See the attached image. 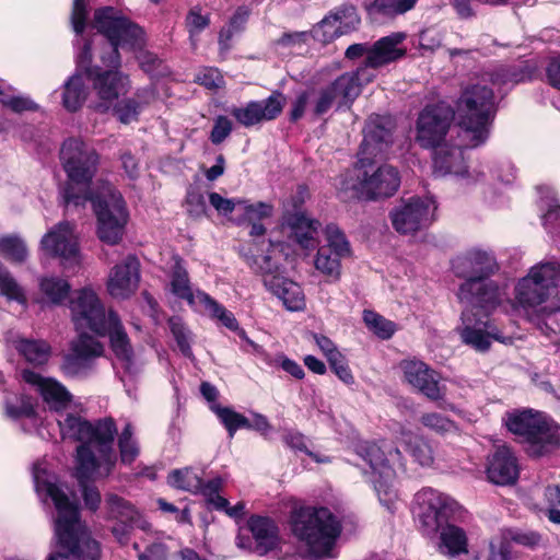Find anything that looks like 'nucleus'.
Here are the masks:
<instances>
[{
	"mask_svg": "<svg viewBox=\"0 0 560 560\" xmlns=\"http://www.w3.org/2000/svg\"><path fill=\"white\" fill-rule=\"evenodd\" d=\"M199 299H201L200 307H202L203 311L212 318L220 320L221 324L230 330L234 331L238 329V323L233 313L228 311L223 305L219 304L208 294H200Z\"/></svg>",
	"mask_w": 560,
	"mask_h": 560,
	"instance_id": "de8ad7c7",
	"label": "nucleus"
},
{
	"mask_svg": "<svg viewBox=\"0 0 560 560\" xmlns=\"http://www.w3.org/2000/svg\"><path fill=\"white\" fill-rule=\"evenodd\" d=\"M170 287L171 292L174 295L187 301L189 305L195 307L201 306V299H199V295L206 293L199 290L195 292L192 291L188 272L179 260L176 261L173 268Z\"/></svg>",
	"mask_w": 560,
	"mask_h": 560,
	"instance_id": "58836bf2",
	"label": "nucleus"
},
{
	"mask_svg": "<svg viewBox=\"0 0 560 560\" xmlns=\"http://www.w3.org/2000/svg\"><path fill=\"white\" fill-rule=\"evenodd\" d=\"M7 415L11 418L30 417L34 412L33 401L26 397H16L15 401H7Z\"/></svg>",
	"mask_w": 560,
	"mask_h": 560,
	"instance_id": "e2e57ef3",
	"label": "nucleus"
},
{
	"mask_svg": "<svg viewBox=\"0 0 560 560\" xmlns=\"http://www.w3.org/2000/svg\"><path fill=\"white\" fill-rule=\"evenodd\" d=\"M364 69L347 72L338 77L331 84L320 89L314 98V113L318 116L326 114L332 107L337 109L349 106L361 93L360 75Z\"/></svg>",
	"mask_w": 560,
	"mask_h": 560,
	"instance_id": "f3484780",
	"label": "nucleus"
},
{
	"mask_svg": "<svg viewBox=\"0 0 560 560\" xmlns=\"http://www.w3.org/2000/svg\"><path fill=\"white\" fill-rule=\"evenodd\" d=\"M71 291V284L67 279L57 276H45L38 280V298L36 302L42 306L61 305Z\"/></svg>",
	"mask_w": 560,
	"mask_h": 560,
	"instance_id": "f704fd0d",
	"label": "nucleus"
},
{
	"mask_svg": "<svg viewBox=\"0 0 560 560\" xmlns=\"http://www.w3.org/2000/svg\"><path fill=\"white\" fill-rule=\"evenodd\" d=\"M413 512L427 535L438 533L450 520H458L464 513L453 498L432 488L416 493Z\"/></svg>",
	"mask_w": 560,
	"mask_h": 560,
	"instance_id": "f8f14e48",
	"label": "nucleus"
},
{
	"mask_svg": "<svg viewBox=\"0 0 560 560\" xmlns=\"http://www.w3.org/2000/svg\"><path fill=\"white\" fill-rule=\"evenodd\" d=\"M547 416L542 412L533 410L514 411L508 413L505 424L514 434L524 436L526 441L533 435L539 423L544 421Z\"/></svg>",
	"mask_w": 560,
	"mask_h": 560,
	"instance_id": "4c0bfd02",
	"label": "nucleus"
},
{
	"mask_svg": "<svg viewBox=\"0 0 560 560\" xmlns=\"http://www.w3.org/2000/svg\"><path fill=\"white\" fill-rule=\"evenodd\" d=\"M418 0H374L369 7L370 15L394 18L412 10Z\"/></svg>",
	"mask_w": 560,
	"mask_h": 560,
	"instance_id": "49530a36",
	"label": "nucleus"
},
{
	"mask_svg": "<svg viewBox=\"0 0 560 560\" xmlns=\"http://www.w3.org/2000/svg\"><path fill=\"white\" fill-rule=\"evenodd\" d=\"M92 26L107 39L106 50L101 54L105 67L119 68V48L136 54L140 67L150 72L158 59L153 54L143 50L145 38L141 27L130 21L125 14L113 7L95 11Z\"/></svg>",
	"mask_w": 560,
	"mask_h": 560,
	"instance_id": "39448f33",
	"label": "nucleus"
},
{
	"mask_svg": "<svg viewBox=\"0 0 560 560\" xmlns=\"http://www.w3.org/2000/svg\"><path fill=\"white\" fill-rule=\"evenodd\" d=\"M454 273L465 281L472 279L488 280L498 271L499 266L494 256L480 248H471L452 260Z\"/></svg>",
	"mask_w": 560,
	"mask_h": 560,
	"instance_id": "4be33fe9",
	"label": "nucleus"
},
{
	"mask_svg": "<svg viewBox=\"0 0 560 560\" xmlns=\"http://www.w3.org/2000/svg\"><path fill=\"white\" fill-rule=\"evenodd\" d=\"M560 266L557 261H544L533 266L515 287V301L526 313L551 314L560 311V302L551 298L559 293L557 285Z\"/></svg>",
	"mask_w": 560,
	"mask_h": 560,
	"instance_id": "6e6552de",
	"label": "nucleus"
},
{
	"mask_svg": "<svg viewBox=\"0 0 560 560\" xmlns=\"http://www.w3.org/2000/svg\"><path fill=\"white\" fill-rule=\"evenodd\" d=\"M140 280L139 261L128 256L122 262L115 265L107 278V291L116 299H126L133 294Z\"/></svg>",
	"mask_w": 560,
	"mask_h": 560,
	"instance_id": "7c9ffc66",
	"label": "nucleus"
},
{
	"mask_svg": "<svg viewBox=\"0 0 560 560\" xmlns=\"http://www.w3.org/2000/svg\"><path fill=\"white\" fill-rule=\"evenodd\" d=\"M291 529L306 555L318 559L330 555L341 527L327 508L303 506L292 512Z\"/></svg>",
	"mask_w": 560,
	"mask_h": 560,
	"instance_id": "423d86ee",
	"label": "nucleus"
},
{
	"mask_svg": "<svg viewBox=\"0 0 560 560\" xmlns=\"http://www.w3.org/2000/svg\"><path fill=\"white\" fill-rule=\"evenodd\" d=\"M212 410L215 412L218 418L228 430L231 439L234 436L238 429L249 427V420L245 416L234 411L229 407L213 406Z\"/></svg>",
	"mask_w": 560,
	"mask_h": 560,
	"instance_id": "3c124183",
	"label": "nucleus"
},
{
	"mask_svg": "<svg viewBox=\"0 0 560 560\" xmlns=\"http://www.w3.org/2000/svg\"><path fill=\"white\" fill-rule=\"evenodd\" d=\"M421 424L439 434L453 432L456 430L455 423L448 418L438 412H425L420 417Z\"/></svg>",
	"mask_w": 560,
	"mask_h": 560,
	"instance_id": "6e6d98bb",
	"label": "nucleus"
},
{
	"mask_svg": "<svg viewBox=\"0 0 560 560\" xmlns=\"http://www.w3.org/2000/svg\"><path fill=\"white\" fill-rule=\"evenodd\" d=\"M249 16L248 9L242 7L238 8L233 16L231 18L230 25L228 28H224L220 32L219 42L220 44H223L224 42H228L234 32H237L243 28L245 25L247 19Z\"/></svg>",
	"mask_w": 560,
	"mask_h": 560,
	"instance_id": "052dcab7",
	"label": "nucleus"
},
{
	"mask_svg": "<svg viewBox=\"0 0 560 560\" xmlns=\"http://www.w3.org/2000/svg\"><path fill=\"white\" fill-rule=\"evenodd\" d=\"M60 159L68 176L63 190L67 206H84L92 191L90 184L96 173L98 154L91 145L80 139H68L63 142Z\"/></svg>",
	"mask_w": 560,
	"mask_h": 560,
	"instance_id": "0eeeda50",
	"label": "nucleus"
},
{
	"mask_svg": "<svg viewBox=\"0 0 560 560\" xmlns=\"http://www.w3.org/2000/svg\"><path fill=\"white\" fill-rule=\"evenodd\" d=\"M88 201H91L96 215L100 240L109 245L118 244L129 220V211L121 194L109 183L102 182Z\"/></svg>",
	"mask_w": 560,
	"mask_h": 560,
	"instance_id": "9d476101",
	"label": "nucleus"
},
{
	"mask_svg": "<svg viewBox=\"0 0 560 560\" xmlns=\"http://www.w3.org/2000/svg\"><path fill=\"white\" fill-rule=\"evenodd\" d=\"M458 299L467 304L466 310L480 308L486 314L494 310L505 299L504 288L499 287L493 280L472 279L460 284Z\"/></svg>",
	"mask_w": 560,
	"mask_h": 560,
	"instance_id": "aec40b11",
	"label": "nucleus"
},
{
	"mask_svg": "<svg viewBox=\"0 0 560 560\" xmlns=\"http://www.w3.org/2000/svg\"><path fill=\"white\" fill-rule=\"evenodd\" d=\"M34 481L42 498L51 499L56 510L55 536L58 546L78 560H100L101 545L81 521L78 506L72 502L55 476L42 465L34 466Z\"/></svg>",
	"mask_w": 560,
	"mask_h": 560,
	"instance_id": "7ed1b4c3",
	"label": "nucleus"
},
{
	"mask_svg": "<svg viewBox=\"0 0 560 560\" xmlns=\"http://www.w3.org/2000/svg\"><path fill=\"white\" fill-rule=\"evenodd\" d=\"M399 368L404 381L412 388L431 400H441L445 396L444 387L440 385L439 374L424 362L416 359L404 360Z\"/></svg>",
	"mask_w": 560,
	"mask_h": 560,
	"instance_id": "412c9836",
	"label": "nucleus"
},
{
	"mask_svg": "<svg viewBox=\"0 0 560 560\" xmlns=\"http://www.w3.org/2000/svg\"><path fill=\"white\" fill-rule=\"evenodd\" d=\"M0 255L13 262H23L27 257V248L18 236L0 237Z\"/></svg>",
	"mask_w": 560,
	"mask_h": 560,
	"instance_id": "603ef678",
	"label": "nucleus"
},
{
	"mask_svg": "<svg viewBox=\"0 0 560 560\" xmlns=\"http://www.w3.org/2000/svg\"><path fill=\"white\" fill-rule=\"evenodd\" d=\"M439 530L441 553L455 557L468 552V539L463 528L446 524Z\"/></svg>",
	"mask_w": 560,
	"mask_h": 560,
	"instance_id": "ea45409f",
	"label": "nucleus"
},
{
	"mask_svg": "<svg viewBox=\"0 0 560 560\" xmlns=\"http://www.w3.org/2000/svg\"><path fill=\"white\" fill-rule=\"evenodd\" d=\"M270 364L281 368L284 372L296 380H302L305 376L303 368L296 361L288 358L283 353L277 354Z\"/></svg>",
	"mask_w": 560,
	"mask_h": 560,
	"instance_id": "69168bd1",
	"label": "nucleus"
},
{
	"mask_svg": "<svg viewBox=\"0 0 560 560\" xmlns=\"http://www.w3.org/2000/svg\"><path fill=\"white\" fill-rule=\"evenodd\" d=\"M88 97V88L83 75L74 73L63 84L62 105L69 112L78 110Z\"/></svg>",
	"mask_w": 560,
	"mask_h": 560,
	"instance_id": "37998d69",
	"label": "nucleus"
},
{
	"mask_svg": "<svg viewBox=\"0 0 560 560\" xmlns=\"http://www.w3.org/2000/svg\"><path fill=\"white\" fill-rule=\"evenodd\" d=\"M485 474L487 480L493 485H514L518 479L520 466L512 450L502 445L489 454L485 465Z\"/></svg>",
	"mask_w": 560,
	"mask_h": 560,
	"instance_id": "bb28decb",
	"label": "nucleus"
},
{
	"mask_svg": "<svg viewBox=\"0 0 560 560\" xmlns=\"http://www.w3.org/2000/svg\"><path fill=\"white\" fill-rule=\"evenodd\" d=\"M319 228V221L308 218L303 212H295L283 215L280 232L304 250L305 255H310L318 245Z\"/></svg>",
	"mask_w": 560,
	"mask_h": 560,
	"instance_id": "393cba45",
	"label": "nucleus"
},
{
	"mask_svg": "<svg viewBox=\"0 0 560 560\" xmlns=\"http://www.w3.org/2000/svg\"><path fill=\"white\" fill-rule=\"evenodd\" d=\"M210 24L209 15L201 14L199 9H191L186 18V27L194 47L197 46L196 37Z\"/></svg>",
	"mask_w": 560,
	"mask_h": 560,
	"instance_id": "4d7b16f0",
	"label": "nucleus"
},
{
	"mask_svg": "<svg viewBox=\"0 0 560 560\" xmlns=\"http://www.w3.org/2000/svg\"><path fill=\"white\" fill-rule=\"evenodd\" d=\"M23 380L32 385L43 397L44 401L58 416L61 412L70 410L72 407V396L67 388L54 378L43 377L40 374L24 370Z\"/></svg>",
	"mask_w": 560,
	"mask_h": 560,
	"instance_id": "c85d7f7f",
	"label": "nucleus"
},
{
	"mask_svg": "<svg viewBox=\"0 0 560 560\" xmlns=\"http://www.w3.org/2000/svg\"><path fill=\"white\" fill-rule=\"evenodd\" d=\"M541 194L546 195V200L541 197V208L546 209V212L542 214L544 224L557 220L560 215V206L557 203V200L552 196V190L549 187H539L538 188Z\"/></svg>",
	"mask_w": 560,
	"mask_h": 560,
	"instance_id": "680f3d73",
	"label": "nucleus"
},
{
	"mask_svg": "<svg viewBox=\"0 0 560 560\" xmlns=\"http://www.w3.org/2000/svg\"><path fill=\"white\" fill-rule=\"evenodd\" d=\"M510 82L508 72L501 69L481 74L463 91L457 103V137L463 145L476 148L487 141L495 93H501Z\"/></svg>",
	"mask_w": 560,
	"mask_h": 560,
	"instance_id": "20e7f679",
	"label": "nucleus"
},
{
	"mask_svg": "<svg viewBox=\"0 0 560 560\" xmlns=\"http://www.w3.org/2000/svg\"><path fill=\"white\" fill-rule=\"evenodd\" d=\"M284 105L285 97L275 92L266 100L252 101L245 106L232 107L230 113L240 125L249 128L262 121L276 119Z\"/></svg>",
	"mask_w": 560,
	"mask_h": 560,
	"instance_id": "b1692460",
	"label": "nucleus"
},
{
	"mask_svg": "<svg viewBox=\"0 0 560 560\" xmlns=\"http://www.w3.org/2000/svg\"><path fill=\"white\" fill-rule=\"evenodd\" d=\"M328 363L330 369L335 372V374L341 382H343L347 385H352L354 383V376L342 353L328 361Z\"/></svg>",
	"mask_w": 560,
	"mask_h": 560,
	"instance_id": "338daca9",
	"label": "nucleus"
},
{
	"mask_svg": "<svg viewBox=\"0 0 560 560\" xmlns=\"http://www.w3.org/2000/svg\"><path fill=\"white\" fill-rule=\"evenodd\" d=\"M88 13L89 11L86 0H73L71 23L73 31L77 34H81L84 31Z\"/></svg>",
	"mask_w": 560,
	"mask_h": 560,
	"instance_id": "0e129e2a",
	"label": "nucleus"
},
{
	"mask_svg": "<svg viewBox=\"0 0 560 560\" xmlns=\"http://www.w3.org/2000/svg\"><path fill=\"white\" fill-rule=\"evenodd\" d=\"M69 308L79 335L91 331L105 336L108 312L93 289L83 288L75 291L70 299Z\"/></svg>",
	"mask_w": 560,
	"mask_h": 560,
	"instance_id": "4468645a",
	"label": "nucleus"
},
{
	"mask_svg": "<svg viewBox=\"0 0 560 560\" xmlns=\"http://www.w3.org/2000/svg\"><path fill=\"white\" fill-rule=\"evenodd\" d=\"M168 483L177 489L192 493H201L212 506H225L228 500L219 494L223 486L221 478H214L203 483L201 477L191 468L173 470L168 476Z\"/></svg>",
	"mask_w": 560,
	"mask_h": 560,
	"instance_id": "5701e85b",
	"label": "nucleus"
},
{
	"mask_svg": "<svg viewBox=\"0 0 560 560\" xmlns=\"http://www.w3.org/2000/svg\"><path fill=\"white\" fill-rule=\"evenodd\" d=\"M92 52L91 44L86 43L78 55V66L85 69L93 89L100 100L97 109L107 110L120 95L126 94L130 89L129 78L118 70H102L100 67L91 68Z\"/></svg>",
	"mask_w": 560,
	"mask_h": 560,
	"instance_id": "ddd939ff",
	"label": "nucleus"
},
{
	"mask_svg": "<svg viewBox=\"0 0 560 560\" xmlns=\"http://www.w3.org/2000/svg\"><path fill=\"white\" fill-rule=\"evenodd\" d=\"M249 529L255 539V551L265 555L279 545V530L276 523L262 516H252L248 521Z\"/></svg>",
	"mask_w": 560,
	"mask_h": 560,
	"instance_id": "72a5a7b5",
	"label": "nucleus"
},
{
	"mask_svg": "<svg viewBox=\"0 0 560 560\" xmlns=\"http://www.w3.org/2000/svg\"><path fill=\"white\" fill-rule=\"evenodd\" d=\"M311 36L322 44H329L340 37L341 34H339V30L332 20V15L326 14L322 21L313 26L311 30Z\"/></svg>",
	"mask_w": 560,
	"mask_h": 560,
	"instance_id": "5fc2aeb1",
	"label": "nucleus"
},
{
	"mask_svg": "<svg viewBox=\"0 0 560 560\" xmlns=\"http://www.w3.org/2000/svg\"><path fill=\"white\" fill-rule=\"evenodd\" d=\"M0 294L9 301H15L26 305V295L23 288L16 282L11 273L0 265Z\"/></svg>",
	"mask_w": 560,
	"mask_h": 560,
	"instance_id": "09e8293b",
	"label": "nucleus"
},
{
	"mask_svg": "<svg viewBox=\"0 0 560 560\" xmlns=\"http://www.w3.org/2000/svg\"><path fill=\"white\" fill-rule=\"evenodd\" d=\"M528 453L533 456H545L560 448V425L546 417L527 441Z\"/></svg>",
	"mask_w": 560,
	"mask_h": 560,
	"instance_id": "2f4dec72",
	"label": "nucleus"
},
{
	"mask_svg": "<svg viewBox=\"0 0 560 560\" xmlns=\"http://www.w3.org/2000/svg\"><path fill=\"white\" fill-rule=\"evenodd\" d=\"M405 37L402 33H393L392 35L380 38L371 46L365 59V65L360 68L364 69L363 74L360 75L361 83H368L373 78L372 74L366 73L368 68H380L405 56L406 49L400 47Z\"/></svg>",
	"mask_w": 560,
	"mask_h": 560,
	"instance_id": "cd10ccee",
	"label": "nucleus"
},
{
	"mask_svg": "<svg viewBox=\"0 0 560 560\" xmlns=\"http://www.w3.org/2000/svg\"><path fill=\"white\" fill-rule=\"evenodd\" d=\"M400 441L406 451L421 466H431L434 462L432 446L422 436L410 431H401Z\"/></svg>",
	"mask_w": 560,
	"mask_h": 560,
	"instance_id": "79ce46f5",
	"label": "nucleus"
},
{
	"mask_svg": "<svg viewBox=\"0 0 560 560\" xmlns=\"http://www.w3.org/2000/svg\"><path fill=\"white\" fill-rule=\"evenodd\" d=\"M324 234L325 244L317 249L314 267L329 280L338 281L341 276V260L351 255L350 243L335 224H328Z\"/></svg>",
	"mask_w": 560,
	"mask_h": 560,
	"instance_id": "2eb2a0df",
	"label": "nucleus"
},
{
	"mask_svg": "<svg viewBox=\"0 0 560 560\" xmlns=\"http://www.w3.org/2000/svg\"><path fill=\"white\" fill-rule=\"evenodd\" d=\"M436 210L431 197H412L390 211V221L399 234H413L427 228L433 220Z\"/></svg>",
	"mask_w": 560,
	"mask_h": 560,
	"instance_id": "a211bd4d",
	"label": "nucleus"
},
{
	"mask_svg": "<svg viewBox=\"0 0 560 560\" xmlns=\"http://www.w3.org/2000/svg\"><path fill=\"white\" fill-rule=\"evenodd\" d=\"M105 335L109 336L110 346L116 357L129 362L132 357V348L120 319L113 311H108Z\"/></svg>",
	"mask_w": 560,
	"mask_h": 560,
	"instance_id": "e433bc0d",
	"label": "nucleus"
},
{
	"mask_svg": "<svg viewBox=\"0 0 560 560\" xmlns=\"http://www.w3.org/2000/svg\"><path fill=\"white\" fill-rule=\"evenodd\" d=\"M462 322L463 327L459 328V334L463 341L478 351H486L490 347L491 338L505 342L499 330L490 322L476 318L472 310L463 311Z\"/></svg>",
	"mask_w": 560,
	"mask_h": 560,
	"instance_id": "c756f323",
	"label": "nucleus"
},
{
	"mask_svg": "<svg viewBox=\"0 0 560 560\" xmlns=\"http://www.w3.org/2000/svg\"><path fill=\"white\" fill-rule=\"evenodd\" d=\"M238 208L244 211L247 220H260L272 215L273 207L267 202L249 203L246 200L238 199Z\"/></svg>",
	"mask_w": 560,
	"mask_h": 560,
	"instance_id": "bf43d9fd",
	"label": "nucleus"
},
{
	"mask_svg": "<svg viewBox=\"0 0 560 560\" xmlns=\"http://www.w3.org/2000/svg\"><path fill=\"white\" fill-rule=\"evenodd\" d=\"M57 422L62 439L82 442L77 448L75 477L82 482L109 476L117 460L113 447L117 433L114 421L103 419L93 424L67 410L58 416Z\"/></svg>",
	"mask_w": 560,
	"mask_h": 560,
	"instance_id": "f257e3e1",
	"label": "nucleus"
},
{
	"mask_svg": "<svg viewBox=\"0 0 560 560\" xmlns=\"http://www.w3.org/2000/svg\"><path fill=\"white\" fill-rule=\"evenodd\" d=\"M328 14L332 15L341 36L357 31L361 23L358 10L352 4H341L329 11Z\"/></svg>",
	"mask_w": 560,
	"mask_h": 560,
	"instance_id": "a18cd8bd",
	"label": "nucleus"
},
{
	"mask_svg": "<svg viewBox=\"0 0 560 560\" xmlns=\"http://www.w3.org/2000/svg\"><path fill=\"white\" fill-rule=\"evenodd\" d=\"M105 502L109 518L118 520L122 524L137 525L147 529V522L142 521L138 511L122 498L116 494H108Z\"/></svg>",
	"mask_w": 560,
	"mask_h": 560,
	"instance_id": "a19ab883",
	"label": "nucleus"
},
{
	"mask_svg": "<svg viewBox=\"0 0 560 560\" xmlns=\"http://www.w3.org/2000/svg\"><path fill=\"white\" fill-rule=\"evenodd\" d=\"M231 132L232 121L225 116H218L210 133V140L213 144H220Z\"/></svg>",
	"mask_w": 560,
	"mask_h": 560,
	"instance_id": "774afa93",
	"label": "nucleus"
},
{
	"mask_svg": "<svg viewBox=\"0 0 560 560\" xmlns=\"http://www.w3.org/2000/svg\"><path fill=\"white\" fill-rule=\"evenodd\" d=\"M363 320L368 328L381 339H389L396 330L393 322L373 311H364Z\"/></svg>",
	"mask_w": 560,
	"mask_h": 560,
	"instance_id": "8fccbe9b",
	"label": "nucleus"
},
{
	"mask_svg": "<svg viewBox=\"0 0 560 560\" xmlns=\"http://www.w3.org/2000/svg\"><path fill=\"white\" fill-rule=\"evenodd\" d=\"M359 455L369 463L375 478L374 488L378 494L380 501L384 504H392L397 499L394 489L395 469L393 464L400 462L401 454L398 448L389 443L365 442L359 446Z\"/></svg>",
	"mask_w": 560,
	"mask_h": 560,
	"instance_id": "9b49d317",
	"label": "nucleus"
},
{
	"mask_svg": "<svg viewBox=\"0 0 560 560\" xmlns=\"http://www.w3.org/2000/svg\"><path fill=\"white\" fill-rule=\"evenodd\" d=\"M155 98L152 90L138 92L135 97L125 98L114 106V114L121 124H130L138 120L140 112Z\"/></svg>",
	"mask_w": 560,
	"mask_h": 560,
	"instance_id": "c9c22d12",
	"label": "nucleus"
},
{
	"mask_svg": "<svg viewBox=\"0 0 560 560\" xmlns=\"http://www.w3.org/2000/svg\"><path fill=\"white\" fill-rule=\"evenodd\" d=\"M103 346L88 334L72 341L71 353L66 355L62 369L67 375L82 376L92 369L93 359L103 354Z\"/></svg>",
	"mask_w": 560,
	"mask_h": 560,
	"instance_id": "a878e982",
	"label": "nucleus"
},
{
	"mask_svg": "<svg viewBox=\"0 0 560 560\" xmlns=\"http://www.w3.org/2000/svg\"><path fill=\"white\" fill-rule=\"evenodd\" d=\"M363 140L354 168L342 182L345 189L352 190L363 200H378L394 196L400 186L399 171L390 164L375 165L390 143L389 127L369 121L363 130Z\"/></svg>",
	"mask_w": 560,
	"mask_h": 560,
	"instance_id": "f03ea898",
	"label": "nucleus"
},
{
	"mask_svg": "<svg viewBox=\"0 0 560 560\" xmlns=\"http://www.w3.org/2000/svg\"><path fill=\"white\" fill-rule=\"evenodd\" d=\"M454 119L453 109L443 103L427 106L416 122V142L424 149L440 147Z\"/></svg>",
	"mask_w": 560,
	"mask_h": 560,
	"instance_id": "dca6fc26",
	"label": "nucleus"
},
{
	"mask_svg": "<svg viewBox=\"0 0 560 560\" xmlns=\"http://www.w3.org/2000/svg\"><path fill=\"white\" fill-rule=\"evenodd\" d=\"M460 138L456 147H440L433 158L434 173L438 176L454 175L464 177L467 173ZM470 149L469 147H467Z\"/></svg>",
	"mask_w": 560,
	"mask_h": 560,
	"instance_id": "473e14b6",
	"label": "nucleus"
},
{
	"mask_svg": "<svg viewBox=\"0 0 560 560\" xmlns=\"http://www.w3.org/2000/svg\"><path fill=\"white\" fill-rule=\"evenodd\" d=\"M14 348L33 364H44L50 357V346L44 340H14Z\"/></svg>",
	"mask_w": 560,
	"mask_h": 560,
	"instance_id": "c03bdc74",
	"label": "nucleus"
},
{
	"mask_svg": "<svg viewBox=\"0 0 560 560\" xmlns=\"http://www.w3.org/2000/svg\"><path fill=\"white\" fill-rule=\"evenodd\" d=\"M132 435V427L128 423L118 439L120 460L126 465L133 463L139 455V446Z\"/></svg>",
	"mask_w": 560,
	"mask_h": 560,
	"instance_id": "864d4df0",
	"label": "nucleus"
},
{
	"mask_svg": "<svg viewBox=\"0 0 560 560\" xmlns=\"http://www.w3.org/2000/svg\"><path fill=\"white\" fill-rule=\"evenodd\" d=\"M292 249L281 241L269 242L267 254L253 258L250 266L260 272L265 288L277 296L290 312L305 308V295L302 288L280 273L281 257L288 259Z\"/></svg>",
	"mask_w": 560,
	"mask_h": 560,
	"instance_id": "1a4fd4ad",
	"label": "nucleus"
},
{
	"mask_svg": "<svg viewBox=\"0 0 560 560\" xmlns=\"http://www.w3.org/2000/svg\"><path fill=\"white\" fill-rule=\"evenodd\" d=\"M168 324H170L171 331H172L182 353L185 357H188V358L191 357L192 352H191L190 342H189L190 341L189 331L185 328L184 324L182 323V320L179 318H171Z\"/></svg>",
	"mask_w": 560,
	"mask_h": 560,
	"instance_id": "13d9d810",
	"label": "nucleus"
},
{
	"mask_svg": "<svg viewBox=\"0 0 560 560\" xmlns=\"http://www.w3.org/2000/svg\"><path fill=\"white\" fill-rule=\"evenodd\" d=\"M40 244L48 255L58 257L66 268L80 261L78 235L69 222L56 224L43 236Z\"/></svg>",
	"mask_w": 560,
	"mask_h": 560,
	"instance_id": "6ab92c4d",
	"label": "nucleus"
}]
</instances>
